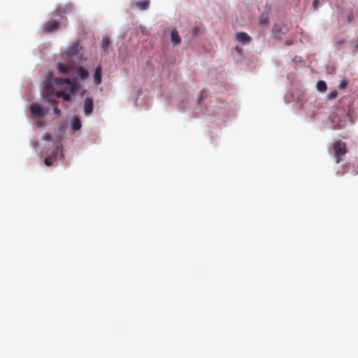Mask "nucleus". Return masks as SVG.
<instances>
[{"instance_id":"27","label":"nucleus","mask_w":358,"mask_h":358,"mask_svg":"<svg viewBox=\"0 0 358 358\" xmlns=\"http://www.w3.org/2000/svg\"><path fill=\"white\" fill-rule=\"evenodd\" d=\"M317 0H314V1H313V6L314 7H315V6H316V5H317Z\"/></svg>"},{"instance_id":"12","label":"nucleus","mask_w":358,"mask_h":358,"mask_svg":"<svg viewBox=\"0 0 358 358\" xmlns=\"http://www.w3.org/2000/svg\"><path fill=\"white\" fill-rule=\"evenodd\" d=\"M102 69L100 66H98L94 71V83L96 85H99L101 83Z\"/></svg>"},{"instance_id":"16","label":"nucleus","mask_w":358,"mask_h":358,"mask_svg":"<svg viewBox=\"0 0 358 358\" xmlns=\"http://www.w3.org/2000/svg\"><path fill=\"white\" fill-rule=\"evenodd\" d=\"M48 101L49 103L54 106L53 111L55 114L59 115L60 114V110L57 107L59 102L57 100L52 99H48Z\"/></svg>"},{"instance_id":"8","label":"nucleus","mask_w":358,"mask_h":358,"mask_svg":"<svg viewBox=\"0 0 358 358\" xmlns=\"http://www.w3.org/2000/svg\"><path fill=\"white\" fill-rule=\"evenodd\" d=\"M236 39L243 44H248L251 42L252 38L245 32L238 31L236 34Z\"/></svg>"},{"instance_id":"21","label":"nucleus","mask_w":358,"mask_h":358,"mask_svg":"<svg viewBox=\"0 0 358 358\" xmlns=\"http://www.w3.org/2000/svg\"><path fill=\"white\" fill-rule=\"evenodd\" d=\"M268 17L266 15H261L259 17V23L262 24H266L268 23Z\"/></svg>"},{"instance_id":"10","label":"nucleus","mask_w":358,"mask_h":358,"mask_svg":"<svg viewBox=\"0 0 358 358\" xmlns=\"http://www.w3.org/2000/svg\"><path fill=\"white\" fill-rule=\"evenodd\" d=\"M73 10V6L72 3H66L63 6H60L57 8V12L61 14L71 13Z\"/></svg>"},{"instance_id":"7","label":"nucleus","mask_w":358,"mask_h":358,"mask_svg":"<svg viewBox=\"0 0 358 358\" xmlns=\"http://www.w3.org/2000/svg\"><path fill=\"white\" fill-rule=\"evenodd\" d=\"M55 82L58 85L66 84L68 85L69 92L71 93H73L75 90V84L69 78H55Z\"/></svg>"},{"instance_id":"26","label":"nucleus","mask_w":358,"mask_h":358,"mask_svg":"<svg viewBox=\"0 0 358 358\" xmlns=\"http://www.w3.org/2000/svg\"><path fill=\"white\" fill-rule=\"evenodd\" d=\"M347 20H348V22H351L352 21V20H353V15H352V14H349V15H348V16H347Z\"/></svg>"},{"instance_id":"1","label":"nucleus","mask_w":358,"mask_h":358,"mask_svg":"<svg viewBox=\"0 0 358 358\" xmlns=\"http://www.w3.org/2000/svg\"><path fill=\"white\" fill-rule=\"evenodd\" d=\"M332 148L334 151L336 162V164H338L341 160V157L347 152L346 145L341 141H337L332 145Z\"/></svg>"},{"instance_id":"9","label":"nucleus","mask_w":358,"mask_h":358,"mask_svg":"<svg viewBox=\"0 0 358 358\" xmlns=\"http://www.w3.org/2000/svg\"><path fill=\"white\" fill-rule=\"evenodd\" d=\"M93 108H94V103H93L92 99L90 98V97L86 98L85 100V103H84L85 113L87 115H90L93 111Z\"/></svg>"},{"instance_id":"23","label":"nucleus","mask_w":358,"mask_h":358,"mask_svg":"<svg viewBox=\"0 0 358 358\" xmlns=\"http://www.w3.org/2000/svg\"><path fill=\"white\" fill-rule=\"evenodd\" d=\"M337 92L336 91H334L328 94L327 98L329 100H332L334 99H336L337 97Z\"/></svg>"},{"instance_id":"28","label":"nucleus","mask_w":358,"mask_h":358,"mask_svg":"<svg viewBox=\"0 0 358 358\" xmlns=\"http://www.w3.org/2000/svg\"><path fill=\"white\" fill-rule=\"evenodd\" d=\"M199 29L198 28H195L194 29V33L196 34L197 31H198Z\"/></svg>"},{"instance_id":"17","label":"nucleus","mask_w":358,"mask_h":358,"mask_svg":"<svg viewBox=\"0 0 358 358\" xmlns=\"http://www.w3.org/2000/svg\"><path fill=\"white\" fill-rule=\"evenodd\" d=\"M72 128L74 131H78L81 128V122L79 118L74 117L72 120Z\"/></svg>"},{"instance_id":"18","label":"nucleus","mask_w":358,"mask_h":358,"mask_svg":"<svg viewBox=\"0 0 358 358\" xmlns=\"http://www.w3.org/2000/svg\"><path fill=\"white\" fill-rule=\"evenodd\" d=\"M317 90L320 92H324L327 90V84L323 80H320L317 83Z\"/></svg>"},{"instance_id":"3","label":"nucleus","mask_w":358,"mask_h":358,"mask_svg":"<svg viewBox=\"0 0 358 358\" xmlns=\"http://www.w3.org/2000/svg\"><path fill=\"white\" fill-rule=\"evenodd\" d=\"M60 22L58 20H50L43 24V30L45 33H50L57 30L59 27Z\"/></svg>"},{"instance_id":"15","label":"nucleus","mask_w":358,"mask_h":358,"mask_svg":"<svg viewBox=\"0 0 358 358\" xmlns=\"http://www.w3.org/2000/svg\"><path fill=\"white\" fill-rule=\"evenodd\" d=\"M57 98H62L64 101H69L71 99V96L69 93H66L63 90L58 91L55 93Z\"/></svg>"},{"instance_id":"25","label":"nucleus","mask_w":358,"mask_h":358,"mask_svg":"<svg viewBox=\"0 0 358 358\" xmlns=\"http://www.w3.org/2000/svg\"><path fill=\"white\" fill-rule=\"evenodd\" d=\"M345 42V39L344 38H338L336 39V45L339 47L340 45H341L343 43Z\"/></svg>"},{"instance_id":"24","label":"nucleus","mask_w":358,"mask_h":358,"mask_svg":"<svg viewBox=\"0 0 358 358\" xmlns=\"http://www.w3.org/2000/svg\"><path fill=\"white\" fill-rule=\"evenodd\" d=\"M43 139L45 140V141H50L52 139V136H51V135L50 134L45 133L43 135Z\"/></svg>"},{"instance_id":"29","label":"nucleus","mask_w":358,"mask_h":358,"mask_svg":"<svg viewBox=\"0 0 358 358\" xmlns=\"http://www.w3.org/2000/svg\"><path fill=\"white\" fill-rule=\"evenodd\" d=\"M357 48H358V43H357Z\"/></svg>"},{"instance_id":"11","label":"nucleus","mask_w":358,"mask_h":358,"mask_svg":"<svg viewBox=\"0 0 358 358\" xmlns=\"http://www.w3.org/2000/svg\"><path fill=\"white\" fill-rule=\"evenodd\" d=\"M134 6L141 10H145L150 6L149 0H139L134 3Z\"/></svg>"},{"instance_id":"2","label":"nucleus","mask_w":358,"mask_h":358,"mask_svg":"<svg viewBox=\"0 0 358 358\" xmlns=\"http://www.w3.org/2000/svg\"><path fill=\"white\" fill-rule=\"evenodd\" d=\"M29 110L32 116L36 117H43L46 115L44 108L38 103H33L29 106Z\"/></svg>"},{"instance_id":"14","label":"nucleus","mask_w":358,"mask_h":358,"mask_svg":"<svg viewBox=\"0 0 358 358\" xmlns=\"http://www.w3.org/2000/svg\"><path fill=\"white\" fill-rule=\"evenodd\" d=\"M76 72H77V76L80 79V80H85L88 78L89 76V73L87 71V70H86L85 69H84L83 67L82 66H79L77 69H76Z\"/></svg>"},{"instance_id":"6","label":"nucleus","mask_w":358,"mask_h":358,"mask_svg":"<svg viewBox=\"0 0 358 358\" xmlns=\"http://www.w3.org/2000/svg\"><path fill=\"white\" fill-rule=\"evenodd\" d=\"M80 49V42L76 41L66 48L65 53L67 57L75 56L78 54Z\"/></svg>"},{"instance_id":"20","label":"nucleus","mask_w":358,"mask_h":358,"mask_svg":"<svg viewBox=\"0 0 358 358\" xmlns=\"http://www.w3.org/2000/svg\"><path fill=\"white\" fill-rule=\"evenodd\" d=\"M58 70L61 73H66L69 71L68 66H65L64 64H62L61 63L58 64Z\"/></svg>"},{"instance_id":"13","label":"nucleus","mask_w":358,"mask_h":358,"mask_svg":"<svg viewBox=\"0 0 358 358\" xmlns=\"http://www.w3.org/2000/svg\"><path fill=\"white\" fill-rule=\"evenodd\" d=\"M171 41L174 45H178L181 42L180 36L176 30H172L171 33Z\"/></svg>"},{"instance_id":"5","label":"nucleus","mask_w":358,"mask_h":358,"mask_svg":"<svg viewBox=\"0 0 358 358\" xmlns=\"http://www.w3.org/2000/svg\"><path fill=\"white\" fill-rule=\"evenodd\" d=\"M62 150L61 149V148L59 146H57L52 152V153L45 158L44 159V164L47 166H52L54 162L56 161L57 159V156L58 155L59 152H62Z\"/></svg>"},{"instance_id":"4","label":"nucleus","mask_w":358,"mask_h":358,"mask_svg":"<svg viewBox=\"0 0 358 358\" xmlns=\"http://www.w3.org/2000/svg\"><path fill=\"white\" fill-rule=\"evenodd\" d=\"M54 93V89L51 81L49 79L43 82V96L45 98L50 99V96Z\"/></svg>"},{"instance_id":"22","label":"nucleus","mask_w":358,"mask_h":358,"mask_svg":"<svg viewBox=\"0 0 358 358\" xmlns=\"http://www.w3.org/2000/svg\"><path fill=\"white\" fill-rule=\"evenodd\" d=\"M348 82L346 80H343L340 82L338 87L341 90H344L347 87Z\"/></svg>"},{"instance_id":"19","label":"nucleus","mask_w":358,"mask_h":358,"mask_svg":"<svg viewBox=\"0 0 358 358\" xmlns=\"http://www.w3.org/2000/svg\"><path fill=\"white\" fill-rule=\"evenodd\" d=\"M110 45V40L108 37H103L101 42V47L105 52L107 51L108 47Z\"/></svg>"}]
</instances>
